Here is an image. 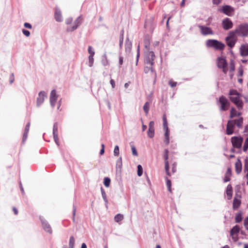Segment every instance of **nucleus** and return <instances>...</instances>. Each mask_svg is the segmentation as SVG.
I'll use <instances>...</instances> for the list:
<instances>
[{
    "label": "nucleus",
    "instance_id": "2eb2a0df",
    "mask_svg": "<svg viewBox=\"0 0 248 248\" xmlns=\"http://www.w3.org/2000/svg\"><path fill=\"white\" fill-rule=\"evenodd\" d=\"M163 129L165 131V137H169L170 136V131L169 129L168 126V122L167 120V117L165 114H164L163 116Z\"/></svg>",
    "mask_w": 248,
    "mask_h": 248
},
{
    "label": "nucleus",
    "instance_id": "052dcab7",
    "mask_svg": "<svg viewBox=\"0 0 248 248\" xmlns=\"http://www.w3.org/2000/svg\"><path fill=\"white\" fill-rule=\"evenodd\" d=\"M24 26L25 28L29 29H31V28H32L31 25L30 23H27V22H26L24 24Z\"/></svg>",
    "mask_w": 248,
    "mask_h": 248
},
{
    "label": "nucleus",
    "instance_id": "a878e982",
    "mask_svg": "<svg viewBox=\"0 0 248 248\" xmlns=\"http://www.w3.org/2000/svg\"><path fill=\"white\" fill-rule=\"evenodd\" d=\"M132 47V42L129 40L128 38H126L125 43V49L126 52H130Z\"/></svg>",
    "mask_w": 248,
    "mask_h": 248
},
{
    "label": "nucleus",
    "instance_id": "39448f33",
    "mask_svg": "<svg viewBox=\"0 0 248 248\" xmlns=\"http://www.w3.org/2000/svg\"><path fill=\"white\" fill-rule=\"evenodd\" d=\"M198 27L200 30L201 33L203 36L214 34V31L210 27L200 24L198 25Z\"/></svg>",
    "mask_w": 248,
    "mask_h": 248
},
{
    "label": "nucleus",
    "instance_id": "c9c22d12",
    "mask_svg": "<svg viewBox=\"0 0 248 248\" xmlns=\"http://www.w3.org/2000/svg\"><path fill=\"white\" fill-rule=\"evenodd\" d=\"M242 220V214L241 212L238 213L235 217V220L236 223H239Z\"/></svg>",
    "mask_w": 248,
    "mask_h": 248
},
{
    "label": "nucleus",
    "instance_id": "aec40b11",
    "mask_svg": "<svg viewBox=\"0 0 248 248\" xmlns=\"http://www.w3.org/2000/svg\"><path fill=\"white\" fill-rule=\"evenodd\" d=\"M241 55L242 56H247L248 55V45H243L240 48Z\"/></svg>",
    "mask_w": 248,
    "mask_h": 248
},
{
    "label": "nucleus",
    "instance_id": "680f3d73",
    "mask_svg": "<svg viewBox=\"0 0 248 248\" xmlns=\"http://www.w3.org/2000/svg\"><path fill=\"white\" fill-rule=\"evenodd\" d=\"M231 236L234 242H236L238 240L237 234H233V235H231Z\"/></svg>",
    "mask_w": 248,
    "mask_h": 248
},
{
    "label": "nucleus",
    "instance_id": "cd10ccee",
    "mask_svg": "<svg viewBox=\"0 0 248 248\" xmlns=\"http://www.w3.org/2000/svg\"><path fill=\"white\" fill-rule=\"evenodd\" d=\"M240 231V228L238 225H236L233 226L230 231V235L237 234Z\"/></svg>",
    "mask_w": 248,
    "mask_h": 248
},
{
    "label": "nucleus",
    "instance_id": "603ef678",
    "mask_svg": "<svg viewBox=\"0 0 248 248\" xmlns=\"http://www.w3.org/2000/svg\"><path fill=\"white\" fill-rule=\"evenodd\" d=\"M243 75V66L242 65H240V67L238 68V76L241 77Z\"/></svg>",
    "mask_w": 248,
    "mask_h": 248
},
{
    "label": "nucleus",
    "instance_id": "7ed1b4c3",
    "mask_svg": "<svg viewBox=\"0 0 248 248\" xmlns=\"http://www.w3.org/2000/svg\"><path fill=\"white\" fill-rule=\"evenodd\" d=\"M235 32L237 34L241 37H246L248 36V24L245 23L240 24L235 29Z\"/></svg>",
    "mask_w": 248,
    "mask_h": 248
},
{
    "label": "nucleus",
    "instance_id": "412c9836",
    "mask_svg": "<svg viewBox=\"0 0 248 248\" xmlns=\"http://www.w3.org/2000/svg\"><path fill=\"white\" fill-rule=\"evenodd\" d=\"M30 127V122H28L25 128L24 132L23 133V138H22V142L24 143L26 140L27 137H28V134L29 131Z\"/></svg>",
    "mask_w": 248,
    "mask_h": 248
},
{
    "label": "nucleus",
    "instance_id": "473e14b6",
    "mask_svg": "<svg viewBox=\"0 0 248 248\" xmlns=\"http://www.w3.org/2000/svg\"><path fill=\"white\" fill-rule=\"evenodd\" d=\"M149 107H150V103L149 102H146L144 104L143 109L145 113V114L147 115L148 113L149 110Z\"/></svg>",
    "mask_w": 248,
    "mask_h": 248
},
{
    "label": "nucleus",
    "instance_id": "58836bf2",
    "mask_svg": "<svg viewBox=\"0 0 248 248\" xmlns=\"http://www.w3.org/2000/svg\"><path fill=\"white\" fill-rule=\"evenodd\" d=\"M230 72H233L235 70V64L233 60H231L230 62Z\"/></svg>",
    "mask_w": 248,
    "mask_h": 248
},
{
    "label": "nucleus",
    "instance_id": "09e8293b",
    "mask_svg": "<svg viewBox=\"0 0 248 248\" xmlns=\"http://www.w3.org/2000/svg\"><path fill=\"white\" fill-rule=\"evenodd\" d=\"M131 151H132V155L134 156H137L138 155V152L137 151L136 148L135 147V146L133 145H131Z\"/></svg>",
    "mask_w": 248,
    "mask_h": 248
},
{
    "label": "nucleus",
    "instance_id": "8fccbe9b",
    "mask_svg": "<svg viewBox=\"0 0 248 248\" xmlns=\"http://www.w3.org/2000/svg\"><path fill=\"white\" fill-rule=\"evenodd\" d=\"M114 155L115 156H118L119 154V147L118 145H116L114 149Z\"/></svg>",
    "mask_w": 248,
    "mask_h": 248
},
{
    "label": "nucleus",
    "instance_id": "f03ea898",
    "mask_svg": "<svg viewBox=\"0 0 248 248\" xmlns=\"http://www.w3.org/2000/svg\"><path fill=\"white\" fill-rule=\"evenodd\" d=\"M206 46L207 47L214 48L216 50H222L225 47V45L215 39H209L206 41Z\"/></svg>",
    "mask_w": 248,
    "mask_h": 248
},
{
    "label": "nucleus",
    "instance_id": "338daca9",
    "mask_svg": "<svg viewBox=\"0 0 248 248\" xmlns=\"http://www.w3.org/2000/svg\"><path fill=\"white\" fill-rule=\"evenodd\" d=\"M119 63L120 65H122L123 63V57L122 56H119Z\"/></svg>",
    "mask_w": 248,
    "mask_h": 248
},
{
    "label": "nucleus",
    "instance_id": "bb28decb",
    "mask_svg": "<svg viewBox=\"0 0 248 248\" xmlns=\"http://www.w3.org/2000/svg\"><path fill=\"white\" fill-rule=\"evenodd\" d=\"M226 194L228 197V199H231L232 195V188L231 185H228L226 188Z\"/></svg>",
    "mask_w": 248,
    "mask_h": 248
},
{
    "label": "nucleus",
    "instance_id": "f704fd0d",
    "mask_svg": "<svg viewBox=\"0 0 248 248\" xmlns=\"http://www.w3.org/2000/svg\"><path fill=\"white\" fill-rule=\"evenodd\" d=\"M75 244V238L73 236H71L70 237L69 242V248H74Z\"/></svg>",
    "mask_w": 248,
    "mask_h": 248
},
{
    "label": "nucleus",
    "instance_id": "72a5a7b5",
    "mask_svg": "<svg viewBox=\"0 0 248 248\" xmlns=\"http://www.w3.org/2000/svg\"><path fill=\"white\" fill-rule=\"evenodd\" d=\"M237 34L236 32H235V30L233 31H231L228 33V36L226 38H229V39H235V35Z\"/></svg>",
    "mask_w": 248,
    "mask_h": 248
},
{
    "label": "nucleus",
    "instance_id": "864d4df0",
    "mask_svg": "<svg viewBox=\"0 0 248 248\" xmlns=\"http://www.w3.org/2000/svg\"><path fill=\"white\" fill-rule=\"evenodd\" d=\"M14 81H15L14 74V73H12L10 76L9 83L10 84H12L14 83Z\"/></svg>",
    "mask_w": 248,
    "mask_h": 248
},
{
    "label": "nucleus",
    "instance_id": "13d9d810",
    "mask_svg": "<svg viewBox=\"0 0 248 248\" xmlns=\"http://www.w3.org/2000/svg\"><path fill=\"white\" fill-rule=\"evenodd\" d=\"M177 83L175 81H173L171 80H170L169 82V84L171 87H174L176 86Z\"/></svg>",
    "mask_w": 248,
    "mask_h": 248
},
{
    "label": "nucleus",
    "instance_id": "37998d69",
    "mask_svg": "<svg viewBox=\"0 0 248 248\" xmlns=\"http://www.w3.org/2000/svg\"><path fill=\"white\" fill-rule=\"evenodd\" d=\"M110 179L108 177H105L104 179V185L106 187H108L110 185Z\"/></svg>",
    "mask_w": 248,
    "mask_h": 248
},
{
    "label": "nucleus",
    "instance_id": "4c0bfd02",
    "mask_svg": "<svg viewBox=\"0 0 248 248\" xmlns=\"http://www.w3.org/2000/svg\"><path fill=\"white\" fill-rule=\"evenodd\" d=\"M235 125L234 121L233 120H229L228 121L227 126H230L231 128H232L234 129V126Z\"/></svg>",
    "mask_w": 248,
    "mask_h": 248
},
{
    "label": "nucleus",
    "instance_id": "4d7b16f0",
    "mask_svg": "<svg viewBox=\"0 0 248 248\" xmlns=\"http://www.w3.org/2000/svg\"><path fill=\"white\" fill-rule=\"evenodd\" d=\"M22 31V33L27 37H29L30 35V32L28 30L23 29Z\"/></svg>",
    "mask_w": 248,
    "mask_h": 248
},
{
    "label": "nucleus",
    "instance_id": "b1692460",
    "mask_svg": "<svg viewBox=\"0 0 248 248\" xmlns=\"http://www.w3.org/2000/svg\"><path fill=\"white\" fill-rule=\"evenodd\" d=\"M235 171L237 174L241 172L242 170V163L240 160L238 159L235 164Z\"/></svg>",
    "mask_w": 248,
    "mask_h": 248
},
{
    "label": "nucleus",
    "instance_id": "c756f323",
    "mask_svg": "<svg viewBox=\"0 0 248 248\" xmlns=\"http://www.w3.org/2000/svg\"><path fill=\"white\" fill-rule=\"evenodd\" d=\"M235 122V125L238 128H241L242 126L243 123V118L241 117H239L238 119L233 120Z\"/></svg>",
    "mask_w": 248,
    "mask_h": 248
},
{
    "label": "nucleus",
    "instance_id": "c85d7f7f",
    "mask_svg": "<svg viewBox=\"0 0 248 248\" xmlns=\"http://www.w3.org/2000/svg\"><path fill=\"white\" fill-rule=\"evenodd\" d=\"M101 194H102V198H103V199L105 202V203L106 207L107 208H108V200L107 199L106 193L103 187L101 188Z\"/></svg>",
    "mask_w": 248,
    "mask_h": 248
},
{
    "label": "nucleus",
    "instance_id": "dca6fc26",
    "mask_svg": "<svg viewBox=\"0 0 248 248\" xmlns=\"http://www.w3.org/2000/svg\"><path fill=\"white\" fill-rule=\"evenodd\" d=\"M221 11L225 15L231 16L234 11V8L230 5H225L222 7Z\"/></svg>",
    "mask_w": 248,
    "mask_h": 248
},
{
    "label": "nucleus",
    "instance_id": "bf43d9fd",
    "mask_svg": "<svg viewBox=\"0 0 248 248\" xmlns=\"http://www.w3.org/2000/svg\"><path fill=\"white\" fill-rule=\"evenodd\" d=\"M73 21L72 17H68L65 20V23L67 25L70 24Z\"/></svg>",
    "mask_w": 248,
    "mask_h": 248
},
{
    "label": "nucleus",
    "instance_id": "774afa93",
    "mask_svg": "<svg viewBox=\"0 0 248 248\" xmlns=\"http://www.w3.org/2000/svg\"><path fill=\"white\" fill-rule=\"evenodd\" d=\"M110 84L111 85L112 88L114 89L115 87V83L113 79H110Z\"/></svg>",
    "mask_w": 248,
    "mask_h": 248
},
{
    "label": "nucleus",
    "instance_id": "a211bd4d",
    "mask_svg": "<svg viewBox=\"0 0 248 248\" xmlns=\"http://www.w3.org/2000/svg\"><path fill=\"white\" fill-rule=\"evenodd\" d=\"M154 124H155L153 121H151L149 124V129L147 134L148 137L150 138H153L155 135Z\"/></svg>",
    "mask_w": 248,
    "mask_h": 248
},
{
    "label": "nucleus",
    "instance_id": "ea45409f",
    "mask_svg": "<svg viewBox=\"0 0 248 248\" xmlns=\"http://www.w3.org/2000/svg\"><path fill=\"white\" fill-rule=\"evenodd\" d=\"M123 40H124V31L122 30L121 31V35L120 37V42H119V46L121 48L123 44Z\"/></svg>",
    "mask_w": 248,
    "mask_h": 248
},
{
    "label": "nucleus",
    "instance_id": "20e7f679",
    "mask_svg": "<svg viewBox=\"0 0 248 248\" xmlns=\"http://www.w3.org/2000/svg\"><path fill=\"white\" fill-rule=\"evenodd\" d=\"M218 102L221 105L220 108L221 111H226L230 104L228 100L223 95L219 97Z\"/></svg>",
    "mask_w": 248,
    "mask_h": 248
},
{
    "label": "nucleus",
    "instance_id": "e433bc0d",
    "mask_svg": "<svg viewBox=\"0 0 248 248\" xmlns=\"http://www.w3.org/2000/svg\"><path fill=\"white\" fill-rule=\"evenodd\" d=\"M123 216L120 214H117L114 217V220L116 222H118L120 221H121L123 219Z\"/></svg>",
    "mask_w": 248,
    "mask_h": 248
},
{
    "label": "nucleus",
    "instance_id": "2f4dec72",
    "mask_svg": "<svg viewBox=\"0 0 248 248\" xmlns=\"http://www.w3.org/2000/svg\"><path fill=\"white\" fill-rule=\"evenodd\" d=\"M144 47H145V50H150L149 47H150V41L149 39L146 37L144 39Z\"/></svg>",
    "mask_w": 248,
    "mask_h": 248
},
{
    "label": "nucleus",
    "instance_id": "a18cd8bd",
    "mask_svg": "<svg viewBox=\"0 0 248 248\" xmlns=\"http://www.w3.org/2000/svg\"><path fill=\"white\" fill-rule=\"evenodd\" d=\"M234 129L231 128L230 126H227L226 128V134L228 135H231L233 133Z\"/></svg>",
    "mask_w": 248,
    "mask_h": 248
},
{
    "label": "nucleus",
    "instance_id": "f257e3e1",
    "mask_svg": "<svg viewBox=\"0 0 248 248\" xmlns=\"http://www.w3.org/2000/svg\"><path fill=\"white\" fill-rule=\"evenodd\" d=\"M230 99L233 102L239 110L242 109L243 107V103L240 99L241 94L236 90H230L229 93Z\"/></svg>",
    "mask_w": 248,
    "mask_h": 248
},
{
    "label": "nucleus",
    "instance_id": "423d86ee",
    "mask_svg": "<svg viewBox=\"0 0 248 248\" xmlns=\"http://www.w3.org/2000/svg\"><path fill=\"white\" fill-rule=\"evenodd\" d=\"M146 63L152 66L154 64L155 54L153 51L145 50Z\"/></svg>",
    "mask_w": 248,
    "mask_h": 248
},
{
    "label": "nucleus",
    "instance_id": "49530a36",
    "mask_svg": "<svg viewBox=\"0 0 248 248\" xmlns=\"http://www.w3.org/2000/svg\"><path fill=\"white\" fill-rule=\"evenodd\" d=\"M89 66L92 67L93 64V56L89 55Z\"/></svg>",
    "mask_w": 248,
    "mask_h": 248
},
{
    "label": "nucleus",
    "instance_id": "f3484780",
    "mask_svg": "<svg viewBox=\"0 0 248 248\" xmlns=\"http://www.w3.org/2000/svg\"><path fill=\"white\" fill-rule=\"evenodd\" d=\"M54 18L56 21L59 22H62L63 20L61 10L58 7H56L55 9Z\"/></svg>",
    "mask_w": 248,
    "mask_h": 248
},
{
    "label": "nucleus",
    "instance_id": "ddd939ff",
    "mask_svg": "<svg viewBox=\"0 0 248 248\" xmlns=\"http://www.w3.org/2000/svg\"><path fill=\"white\" fill-rule=\"evenodd\" d=\"M58 96L56 94V90H52L50 94L49 101L50 105L52 108L55 107L56 101L58 99Z\"/></svg>",
    "mask_w": 248,
    "mask_h": 248
},
{
    "label": "nucleus",
    "instance_id": "7c9ffc66",
    "mask_svg": "<svg viewBox=\"0 0 248 248\" xmlns=\"http://www.w3.org/2000/svg\"><path fill=\"white\" fill-rule=\"evenodd\" d=\"M240 203L241 202L239 200L234 198L233 201V208L234 209L238 208Z\"/></svg>",
    "mask_w": 248,
    "mask_h": 248
},
{
    "label": "nucleus",
    "instance_id": "9d476101",
    "mask_svg": "<svg viewBox=\"0 0 248 248\" xmlns=\"http://www.w3.org/2000/svg\"><path fill=\"white\" fill-rule=\"evenodd\" d=\"M163 157L164 159V162H165V170L166 173L167 175L170 176V173L169 171V163L168 161V158H169V150L168 149H165L164 150V153Z\"/></svg>",
    "mask_w": 248,
    "mask_h": 248
},
{
    "label": "nucleus",
    "instance_id": "4be33fe9",
    "mask_svg": "<svg viewBox=\"0 0 248 248\" xmlns=\"http://www.w3.org/2000/svg\"><path fill=\"white\" fill-rule=\"evenodd\" d=\"M236 39H229V38H225V41L227 46L231 48H232L234 46L236 42Z\"/></svg>",
    "mask_w": 248,
    "mask_h": 248
},
{
    "label": "nucleus",
    "instance_id": "6e6552de",
    "mask_svg": "<svg viewBox=\"0 0 248 248\" xmlns=\"http://www.w3.org/2000/svg\"><path fill=\"white\" fill-rule=\"evenodd\" d=\"M40 219L42 224V226L43 229V230L46 231V232L51 234L52 232V228L49 224V223L47 222V220L45 219L44 217H40Z\"/></svg>",
    "mask_w": 248,
    "mask_h": 248
},
{
    "label": "nucleus",
    "instance_id": "5701e85b",
    "mask_svg": "<svg viewBox=\"0 0 248 248\" xmlns=\"http://www.w3.org/2000/svg\"><path fill=\"white\" fill-rule=\"evenodd\" d=\"M241 113L240 112H237L234 108H232L230 110V118L232 119L235 116H240Z\"/></svg>",
    "mask_w": 248,
    "mask_h": 248
},
{
    "label": "nucleus",
    "instance_id": "6e6d98bb",
    "mask_svg": "<svg viewBox=\"0 0 248 248\" xmlns=\"http://www.w3.org/2000/svg\"><path fill=\"white\" fill-rule=\"evenodd\" d=\"M139 57H140V47H139V46H138V49H137V56H136V65H138Z\"/></svg>",
    "mask_w": 248,
    "mask_h": 248
},
{
    "label": "nucleus",
    "instance_id": "79ce46f5",
    "mask_svg": "<svg viewBox=\"0 0 248 248\" xmlns=\"http://www.w3.org/2000/svg\"><path fill=\"white\" fill-rule=\"evenodd\" d=\"M102 63L104 66H106L108 64V61L107 58V56L106 55H104L102 58Z\"/></svg>",
    "mask_w": 248,
    "mask_h": 248
},
{
    "label": "nucleus",
    "instance_id": "69168bd1",
    "mask_svg": "<svg viewBox=\"0 0 248 248\" xmlns=\"http://www.w3.org/2000/svg\"><path fill=\"white\" fill-rule=\"evenodd\" d=\"M230 176L227 175H225V177H224V182L225 183H226V182H228L230 181Z\"/></svg>",
    "mask_w": 248,
    "mask_h": 248
},
{
    "label": "nucleus",
    "instance_id": "9b49d317",
    "mask_svg": "<svg viewBox=\"0 0 248 248\" xmlns=\"http://www.w3.org/2000/svg\"><path fill=\"white\" fill-rule=\"evenodd\" d=\"M46 93L45 91H41L39 92L36 101L37 107H40L44 103L45 99L46 98Z\"/></svg>",
    "mask_w": 248,
    "mask_h": 248
},
{
    "label": "nucleus",
    "instance_id": "de8ad7c7",
    "mask_svg": "<svg viewBox=\"0 0 248 248\" xmlns=\"http://www.w3.org/2000/svg\"><path fill=\"white\" fill-rule=\"evenodd\" d=\"M88 53L90 54V55L94 56L95 52L92 46H89L88 48Z\"/></svg>",
    "mask_w": 248,
    "mask_h": 248
},
{
    "label": "nucleus",
    "instance_id": "4468645a",
    "mask_svg": "<svg viewBox=\"0 0 248 248\" xmlns=\"http://www.w3.org/2000/svg\"><path fill=\"white\" fill-rule=\"evenodd\" d=\"M58 123L56 122L54 124L53 127V136L54 141L57 145H59V138H58Z\"/></svg>",
    "mask_w": 248,
    "mask_h": 248
},
{
    "label": "nucleus",
    "instance_id": "a19ab883",
    "mask_svg": "<svg viewBox=\"0 0 248 248\" xmlns=\"http://www.w3.org/2000/svg\"><path fill=\"white\" fill-rule=\"evenodd\" d=\"M248 149V137H247L245 140L243 150L244 152L247 151Z\"/></svg>",
    "mask_w": 248,
    "mask_h": 248
},
{
    "label": "nucleus",
    "instance_id": "e2e57ef3",
    "mask_svg": "<svg viewBox=\"0 0 248 248\" xmlns=\"http://www.w3.org/2000/svg\"><path fill=\"white\" fill-rule=\"evenodd\" d=\"M76 208L75 207V206L74 205H73V220L74 221H75V215H76Z\"/></svg>",
    "mask_w": 248,
    "mask_h": 248
},
{
    "label": "nucleus",
    "instance_id": "5fc2aeb1",
    "mask_svg": "<svg viewBox=\"0 0 248 248\" xmlns=\"http://www.w3.org/2000/svg\"><path fill=\"white\" fill-rule=\"evenodd\" d=\"M244 225L246 230L248 231V216L246 217L244 221Z\"/></svg>",
    "mask_w": 248,
    "mask_h": 248
},
{
    "label": "nucleus",
    "instance_id": "1a4fd4ad",
    "mask_svg": "<svg viewBox=\"0 0 248 248\" xmlns=\"http://www.w3.org/2000/svg\"><path fill=\"white\" fill-rule=\"evenodd\" d=\"M82 18L81 16H79L74 21V25L71 27H68L66 29L67 32H72L76 30L81 24Z\"/></svg>",
    "mask_w": 248,
    "mask_h": 248
},
{
    "label": "nucleus",
    "instance_id": "f8f14e48",
    "mask_svg": "<svg viewBox=\"0 0 248 248\" xmlns=\"http://www.w3.org/2000/svg\"><path fill=\"white\" fill-rule=\"evenodd\" d=\"M222 27L225 30L231 29L233 27V23L232 20L227 17L224 18L222 21Z\"/></svg>",
    "mask_w": 248,
    "mask_h": 248
},
{
    "label": "nucleus",
    "instance_id": "0e129e2a",
    "mask_svg": "<svg viewBox=\"0 0 248 248\" xmlns=\"http://www.w3.org/2000/svg\"><path fill=\"white\" fill-rule=\"evenodd\" d=\"M176 171V163L174 162L172 164V171L174 173Z\"/></svg>",
    "mask_w": 248,
    "mask_h": 248
},
{
    "label": "nucleus",
    "instance_id": "c03bdc74",
    "mask_svg": "<svg viewBox=\"0 0 248 248\" xmlns=\"http://www.w3.org/2000/svg\"><path fill=\"white\" fill-rule=\"evenodd\" d=\"M137 168H138V172H137L138 175L139 176H141L143 173L142 167L140 165H138Z\"/></svg>",
    "mask_w": 248,
    "mask_h": 248
},
{
    "label": "nucleus",
    "instance_id": "0eeeda50",
    "mask_svg": "<svg viewBox=\"0 0 248 248\" xmlns=\"http://www.w3.org/2000/svg\"><path fill=\"white\" fill-rule=\"evenodd\" d=\"M243 141V139L241 137H232L231 138V141L233 147L236 148H240L242 146V144Z\"/></svg>",
    "mask_w": 248,
    "mask_h": 248
},
{
    "label": "nucleus",
    "instance_id": "3c124183",
    "mask_svg": "<svg viewBox=\"0 0 248 248\" xmlns=\"http://www.w3.org/2000/svg\"><path fill=\"white\" fill-rule=\"evenodd\" d=\"M166 185L168 187V189L170 192H171V181L167 178H166Z\"/></svg>",
    "mask_w": 248,
    "mask_h": 248
},
{
    "label": "nucleus",
    "instance_id": "393cba45",
    "mask_svg": "<svg viewBox=\"0 0 248 248\" xmlns=\"http://www.w3.org/2000/svg\"><path fill=\"white\" fill-rule=\"evenodd\" d=\"M122 168V157H120L118 159L116 164V172H121V169Z\"/></svg>",
    "mask_w": 248,
    "mask_h": 248
},
{
    "label": "nucleus",
    "instance_id": "6ab92c4d",
    "mask_svg": "<svg viewBox=\"0 0 248 248\" xmlns=\"http://www.w3.org/2000/svg\"><path fill=\"white\" fill-rule=\"evenodd\" d=\"M217 65L219 68H221L224 66H227V62L224 57H218L217 59Z\"/></svg>",
    "mask_w": 248,
    "mask_h": 248
}]
</instances>
